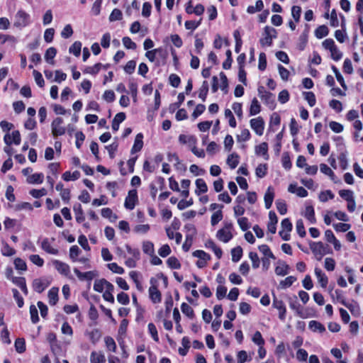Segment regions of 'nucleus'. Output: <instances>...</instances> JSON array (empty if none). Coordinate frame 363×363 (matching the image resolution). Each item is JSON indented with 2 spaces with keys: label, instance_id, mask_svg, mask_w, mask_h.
<instances>
[{
  "label": "nucleus",
  "instance_id": "42",
  "mask_svg": "<svg viewBox=\"0 0 363 363\" xmlns=\"http://www.w3.org/2000/svg\"><path fill=\"white\" fill-rule=\"evenodd\" d=\"M91 363H104L106 361L105 356L103 354H97L92 352L90 357Z\"/></svg>",
  "mask_w": 363,
  "mask_h": 363
},
{
  "label": "nucleus",
  "instance_id": "61",
  "mask_svg": "<svg viewBox=\"0 0 363 363\" xmlns=\"http://www.w3.org/2000/svg\"><path fill=\"white\" fill-rule=\"evenodd\" d=\"M304 98L308 101L310 106L313 107L315 104V96L313 92H303Z\"/></svg>",
  "mask_w": 363,
  "mask_h": 363
},
{
  "label": "nucleus",
  "instance_id": "46",
  "mask_svg": "<svg viewBox=\"0 0 363 363\" xmlns=\"http://www.w3.org/2000/svg\"><path fill=\"white\" fill-rule=\"evenodd\" d=\"M256 176L259 178H263L267 173V164H260L257 166L255 170Z\"/></svg>",
  "mask_w": 363,
  "mask_h": 363
},
{
  "label": "nucleus",
  "instance_id": "20",
  "mask_svg": "<svg viewBox=\"0 0 363 363\" xmlns=\"http://www.w3.org/2000/svg\"><path fill=\"white\" fill-rule=\"evenodd\" d=\"M262 99L264 101V103L269 107L271 109H274L276 106L275 103V96L271 93L267 92L265 93Z\"/></svg>",
  "mask_w": 363,
  "mask_h": 363
},
{
  "label": "nucleus",
  "instance_id": "35",
  "mask_svg": "<svg viewBox=\"0 0 363 363\" xmlns=\"http://www.w3.org/2000/svg\"><path fill=\"white\" fill-rule=\"evenodd\" d=\"M232 261L238 262L242 256V249L240 246H238L231 250Z\"/></svg>",
  "mask_w": 363,
  "mask_h": 363
},
{
  "label": "nucleus",
  "instance_id": "38",
  "mask_svg": "<svg viewBox=\"0 0 363 363\" xmlns=\"http://www.w3.org/2000/svg\"><path fill=\"white\" fill-rule=\"evenodd\" d=\"M80 177V172L79 171H74L72 174L67 171L62 174V179L66 181L77 180Z\"/></svg>",
  "mask_w": 363,
  "mask_h": 363
},
{
  "label": "nucleus",
  "instance_id": "29",
  "mask_svg": "<svg viewBox=\"0 0 363 363\" xmlns=\"http://www.w3.org/2000/svg\"><path fill=\"white\" fill-rule=\"evenodd\" d=\"M206 246L207 247H209V248H211L212 250L213 251V252L215 253L216 256L217 257L218 259H220L221 257H222V255H223V251L222 250L218 247L215 242L211 240H209L206 243Z\"/></svg>",
  "mask_w": 363,
  "mask_h": 363
},
{
  "label": "nucleus",
  "instance_id": "7",
  "mask_svg": "<svg viewBox=\"0 0 363 363\" xmlns=\"http://www.w3.org/2000/svg\"><path fill=\"white\" fill-rule=\"evenodd\" d=\"M250 126L258 135H262L264 129V121L262 117L250 120Z\"/></svg>",
  "mask_w": 363,
  "mask_h": 363
},
{
  "label": "nucleus",
  "instance_id": "25",
  "mask_svg": "<svg viewBox=\"0 0 363 363\" xmlns=\"http://www.w3.org/2000/svg\"><path fill=\"white\" fill-rule=\"evenodd\" d=\"M12 281L16 284L26 295L28 294V289L24 277H12Z\"/></svg>",
  "mask_w": 363,
  "mask_h": 363
},
{
  "label": "nucleus",
  "instance_id": "49",
  "mask_svg": "<svg viewBox=\"0 0 363 363\" xmlns=\"http://www.w3.org/2000/svg\"><path fill=\"white\" fill-rule=\"evenodd\" d=\"M90 340L93 344H96L101 337V333L99 329H94L89 333Z\"/></svg>",
  "mask_w": 363,
  "mask_h": 363
},
{
  "label": "nucleus",
  "instance_id": "41",
  "mask_svg": "<svg viewBox=\"0 0 363 363\" xmlns=\"http://www.w3.org/2000/svg\"><path fill=\"white\" fill-rule=\"evenodd\" d=\"M208 92V83L207 81H203L201 87L199 89V97L202 99L203 101H206V96Z\"/></svg>",
  "mask_w": 363,
  "mask_h": 363
},
{
  "label": "nucleus",
  "instance_id": "48",
  "mask_svg": "<svg viewBox=\"0 0 363 363\" xmlns=\"http://www.w3.org/2000/svg\"><path fill=\"white\" fill-rule=\"evenodd\" d=\"M15 349L18 353H23L26 351V342L23 338H17L16 340Z\"/></svg>",
  "mask_w": 363,
  "mask_h": 363
},
{
  "label": "nucleus",
  "instance_id": "56",
  "mask_svg": "<svg viewBox=\"0 0 363 363\" xmlns=\"http://www.w3.org/2000/svg\"><path fill=\"white\" fill-rule=\"evenodd\" d=\"M223 212L221 210H218L213 213L211 216V223L213 226L216 225L218 222L223 219Z\"/></svg>",
  "mask_w": 363,
  "mask_h": 363
},
{
  "label": "nucleus",
  "instance_id": "28",
  "mask_svg": "<svg viewBox=\"0 0 363 363\" xmlns=\"http://www.w3.org/2000/svg\"><path fill=\"white\" fill-rule=\"evenodd\" d=\"M56 54L57 50L55 48L51 47L46 50L45 54V60L48 63L54 65L55 62L53 59L55 57Z\"/></svg>",
  "mask_w": 363,
  "mask_h": 363
},
{
  "label": "nucleus",
  "instance_id": "22",
  "mask_svg": "<svg viewBox=\"0 0 363 363\" xmlns=\"http://www.w3.org/2000/svg\"><path fill=\"white\" fill-rule=\"evenodd\" d=\"M303 216L310 221L311 223L313 224L316 222V219L315 218V211L313 206L309 205L306 207Z\"/></svg>",
  "mask_w": 363,
  "mask_h": 363
},
{
  "label": "nucleus",
  "instance_id": "62",
  "mask_svg": "<svg viewBox=\"0 0 363 363\" xmlns=\"http://www.w3.org/2000/svg\"><path fill=\"white\" fill-rule=\"evenodd\" d=\"M81 252L80 249L77 245H72L69 249V257L73 261H77V257Z\"/></svg>",
  "mask_w": 363,
  "mask_h": 363
},
{
  "label": "nucleus",
  "instance_id": "4",
  "mask_svg": "<svg viewBox=\"0 0 363 363\" xmlns=\"http://www.w3.org/2000/svg\"><path fill=\"white\" fill-rule=\"evenodd\" d=\"M138 201V192L136 189L130 190L125 198L124 206L128 210H133Z\"/></svg>",
  "mask_w": 363,
  "mask_h": 363
},
{
  "label": "nucleus",
  "instance_id": "27",
  "mask_svg": "<svg viewBox=\"0 0 363 363\" xmlns=\"http://www.w3.org/2000/svg\"><path fill=\"white\" fill-rule=\"evenodd\" d=\"M308 327L313 332L323 333L325 331V326L316 320H311L309 322Z\"/></svg>",
  "mask_w": 363,
  "mask_h": 363
},
{
  "label": "nucleus",
  "instance_id": "37",
  "mask_svg": "<svg viewBox=\"0 0 363 363\" xmlns=\"http://www.w3.org/2000/svg\"><path fill=\"white\" fill-rule=\"evenodd\" d=\"M261 111V106L256 98H254L252 101L251 106L250 108V115L255 116L259 113Z\"/></svg>",
  "mask_w": 363,
  "mask_h": 363
},
{
  "label": "nucleus",
  "instance_id": "8",
  "mask_svg": "<svg viewBox=\"0 0 363 363\" xmlns=\"http://www.w3.org/2000/svg\"><path fill=\"white\" fill-rule=\"evenodd\" d=\"M273 307L278 309L279 311V318L281 320H284L286 318V308L284 303V302L281 300H278L277 297L274 295V299H273Z\"/></svg>",
  "mask_w": 363,
  "mask_h": 363
},
{
  "label": "nucleus",
  "instance_id": "2",
  "mask_svg": "<svg viewBox=\"0 0 363 363\" xmlns=\"http://www.w3.org/2000/svg\"><path fill=\"white\" fill-rule=\"evenodd\" d=\"M272 33H277L276 29L269 26H265L262 33L264 37L259 40L262 46H271L272 45Z\"/></svg>",
  "mask_w": 363,
  "mask_h": 363
},
{
  "label": "nucleus",
  "instance_id": "15",
  "mask_svg": "<svg viewBox=\"0 0 363 363\" xmlns=\"http://www.w3.org/2000/svg\"><path fill=\"white\" fill-rule=\"evenodd\" d=\"M126 118V115L123 112L118 113L112 121V129L113 131H118L119 129L120 123L125 121Z\"/></svg>",
  "mask_w": 363,
  "mask_h": 363
},
{
  "label": "nucleus",
  "instance_id": "47",
  "mask_svg": "<svg viewBox=\"0 0 363 363\" xmlns=\"http://www.w3.org/2000/svg\"><path fill=\"white\" fill-rule=\"evenodd\" d=\"M182 313L189 318H194V312L192 308L186 303H183L181 306Z\"/></svg>",
  "mask_w": 363,
  "mask_h": 363
},
{
  "label": "nucleus",
  "instance_id": "6",
  "mask_svg": "<svg viewBox=\"0 0 363 363\" xmlns=\"http://www.w3.org/2000/svg\"><path fill=\"white\" fill-rule=\"evenodd\" d=\"M310 248L315 256H319L317 257V259L319 261L321 260L323 255L328 253V251H324V244L322 242H311Z\"/></svg>",
  "mask_w": 363,
  "mask_h": 363
},
{
  "label": "nucleus",
  "instance_id": "12",
  "mask_svg": "<svg viewBox=\"0 0 363 363\" xmlns=\"http://www.w3.org/2000/svg\"><path fill=\"white\" fill-rule=\"evenodd\" d=\"M74 272L77 275V277L81 279H86L89 281L92 280L96 276H97V273L94 271H89L86 272H81L78 269L74 268Z\"/></svg>",
  "mask_w": 363,
  "mask_h": 363
},
{
  "label": "nucleus",
  "instance_id": "54",
  "mask_svg": "<svg viewBox=\"0 0 363 363\" xmlns=\"http://www.w3.org/2000/svg\"><path fill=\"white\" fill-rule=\"evenodd\" d=\"M276 206L277 211L281 215H284L287 212V207L286 202L284 200L278 199L276 201Z\"/></svg>",
  "mask_w": 363,
  "mask_h": 363
},
{
  "label": "nucleus",
  "instance_id": "10",
  "mask_svg": "<svg viewBox=\"0 0 363 363\" xmlns=\"http://www.w3.org/2000/svg\"><path fill=\"white\" fill-rule=\"evenodd\" d=\"M53 264L55 269L62 275L67 277L70 273L69 266L60 260H54Z\"/></svg>",
  "mask_w": 363,
  "mask_h": 363
},
{
  "label": "nucleus",
  "instance_id": "9",
  "mask_svg": "<svg viewBox=\"0 0 363 363\" xmlns=\"http://www.w3.org/2000/svg\"><path fill=\"white\" fill-rule=\"evenodd\" d=\"M4 140L7 145H11L12 143L18 145L21 143V134L18 130L12 132V137L6 133L4 137Z\"/></svg>",
  "mask_w": 363,
  "mask_h": 363
},
{
  "label": "nucleus",
  "instance_id": "23",
  "mask_svg": "<svg viewBox=\"0 0 363 363\" xmlns=\"http://www.w3.org/2000/svg\"><path fill=\"white\" fill-rule=\"evenodd\" d=\"M179 141L181 144H189V146L194 145L196 143V138L193 135H186L181 134L179 136Z\"/></svg>",
  "mask_w": 363,
  "mask_h": 363
},
{
  "label": "nucleus",
  "instance_id": "33",
  "mask_svg": "<svg viewBox=\"0 0 363 363\" xmlns=\"http://www.w3.org/2000/svg\"><path fill=\"white\" fill-rule=\"evenodd\" d=\"M178 101L174 104H172L169 106V111L170 113H174L177 108H179L181 104L184 102L185 99L184 94L183 93H179L178 96Z\"/></svg>",
  "mask_w": 363,
  "mask_h": 363
},
{
  "label": "nucleus",
  "instance_id": "3",
  "mask_svg": "<svg viewBox=\"0 0 363 363\" xmlns=\"http://www.w3.org/2000/svg\"><path fill=\"white\" fill-rule=\"evenodd\" d=\"M30 23V15L23 10H19L16 14L14 26L26 27Z\"/></svg>",
  "mask_w": 363,
  "mask_h": 363
},
{
  "label": "nucleus",
  "instance_id": "19",
  "mask_svg": "<svg viewBox=\"0 0 363 363\" xmlns=\"http://www.w3.org/2000/svg\"><path fill=\"white\" fill-rule=\"evenodd\" d=\"M268 151V144L266 142H263L259 145L255 146V153L257 155H262L264 157L265 160L269 159V155L267 153Z\"/></svg>",
  "mask_w": 363,
  "mask_h": 363
},
{
  "label": "nucleus",
  "instance_id": "18",
  "mask_svg": "<svg viewBox=\"0 0 363 363\" xmlns=\"http://www.w3.org/2000/svg\"><path fill=\"white\" fill-rule=\"evenodd\" d=\"M315 274L321 286L323 288H325L328 282V279L327 276L323 272V271L320 269L318 267L315 268Z\"/></svg>",
  "mask_w": 363,
  "mask_h": 363
},
{
  "label": "nucleus",
  "instance_id": "17",
  "mask_svg": "<svg viewBox=\"0 0 363 363\" xmlns=\"http://www.w3.org/2000/svg\"><path fill=\"white\" fill-rule=\"evenodd\" d=\"M143 135L142 133H138L135 136L134 145L131 149V154H134L141 150L143 147Z\"/></svg>",
  "mask_w": 363,
  "mask_h": 363
},
{
  "label": "nucleus",
  "instance_id": "5",
  "mask_svg": "<svg viewBox=\"0 0 363 363\" xmlns=\"http://www.w3.org/2000/svg\"><path fill=\"white\" fill-rule=\"evenodd\" d=\"M63 123V119L60 117H57L53 120L51 124L52 128V133L53 136H60L62 135L66 132V128L62 126Z\"/></svg>",
  "mask_w": 363,
  "mask_h": 363
},
{
  "label": "nucleus",
  "instance_id": "21",
  "mask_svg": "<svg viewBox=\"0 0 363 363\" xmlns=\"http://www.w3.org/2000/svg\"><path fill=\"white\" fill-rule=\"evenodd\" d=\"M73 210L76 216V220L77 223H81L85 220L84 212L80 203H75L73 206Z\"/></svg>",
  "mask_w": 363,
  "mask_h": 363
},
{
  "label": "nucleus",
  "instance_id": "1",
  "mask_svg": "<svg viewBox=\"0 0 363 363\" xmlns=\"http://www.w3.org/2000/svg\"><path fill=\"white\" fill-rule=\"evenodd\" d=\"M157 281L155 278L150 279L151 286L149 289L150 298L155 303H160L162 300L160 291L157 289Z\"/></svg>",
  "mask_w": 363,
  "mask_h": 363
},
{
  "label": "nucleus",
  "instance_id": "59",
  "mask_svg": "<svg viewBox=\"0 0 363 363\" xmlns=\"http://www.w3.org/2000/svg\"><path fill=\"white\" fill-rule=\"evenodd\" d=\"M192 255L195 257L199 258V260H209L211 259L210 255L203 250H196L192 253Z\"/></svg>",
  "mask_w": 363,
  "mask_h": 363
},
{
  "label": "nucleus",
  "instance_id": "58",
  "mask_svg": "<svg viewBox=\"0 0 363 363\" xmlns=\"http://www.w3.org/2000/svg\"><path fill=\"white\" fill-rule=\"evenodd\" d=\"M101 216L104 218L111 219V221H114L118 218V216L116 214L113 213V211L109 208H104L101 210Z\"/></svg>",
  "mask_w": 363,
  "mask_h": 363
},
{
  "label": "nucleus",
  "instance_id": "64",
  "mask_svg": "<svg viewBox=\"0 0 363 363\" xmlns=\"http://www.w3.org/2000/svg\"><path fill=\"white\" fill-rule=\"evenodd\" d=\"M15 268L18 270L26 271L27 269V265L26 262L21 258H16L14 260Z\"/></svg>",
  "mask_w": 363,
  "mask_h": 363
},
{
  "label": "nucleus",
  "instance_id": "45",
  "mask_svg": "<svg viewBox=\"0 0 363 363\" xmlns=\"http://www.w3.org/2000/svg\"><path fill=\"white\" fill-rule=\"evenodd\" d=\"M282 165L284 169L289 170L291 168L292 164L290 159V155L288 152H284L281 158Z\"/></svg>",
  "mask_w": 363,
  "mask_h": 363
},
{
  "label": "nucleus",
  "instance_id": "30",
  "mask_svg": "<svg viewBox=\"0 0 363 363\" xmlns=\"http://www.w3.org/2000/svg\"><path fill=\"white\" fill-rule=\"evenodd\" d=\"M329 33V29L325 25L318 26L315 30V35L317 38H323Z\"/></svg>",
  "mask_w": 363,
  "mask_h": 363
},
{
  "label": "nucleus",
  "instance_id": "14",
  "mask_svg": "<svg viewBox=\"0 0 363 363\" xmlns=\"http://www.w3.org/2000/svg\"><path fill=\"white\" fill-rule=\"evenodd\" d=\"M216 237L223 242H228L233 238V234L230 231L225 230V228H221L217 231Z\"/></svg>",
  "mask_w": 363,
  "mask_h": 363
},
{
  "label": "nucleus",
  "instance_id": "51",
  "mask_svg": "<svg viewBox=\"0 0 363 363\" xmlns=\"http://www.w3.org/2000/svg\"><path fill=\"white\" fill-rule=\"evenodd\" d=\"M296 280V278L295 277L289 276L280 281L279 287L281 289L290 287Z\"/></svg>",
  "mask_w": 363,
  "mask_h": 363
},
{
  "label": "nucleus",
  "instance_id": "63",
  "mask_svg": "<svg viewBox=\"0 0 363 363\" xmlns=\"http://www.w3.org/2000/svg\"><path fill=\"white\" fill-rule=\"evenodd\" d=\"M169 82L172 86L177 88L179 86L181 79L176 74H171L169 77Z\"/></svg>",
  "mask_w": 363,
  "mask_h": 363
},
{
  "label": "nucleus",
  "instance_id": "60",
  "mask_svg": "<svg viewBox=\"0 0 363 363\" xmlns=\"http://www.w3.org/2000/svg\"><path fill=\"white\" fill-rule=\"evenodd\" d=\"M30 319L33 323L35 324L39 321L38 311L35 305H31L30 306Z\"/></svg>",
  "mask_w": 363,
  "mask_h": 363
},
{
  "label": "nucleus",
  "instance_id": "39",
  "mask_svg": "<svg viewBox=\"0 0 363 363\" xmlns=\"http://www.w3.org/2000/svg\"><path fill=\"white\" fill-rule=\"evenodd\" d=\"M320 172L330 177V179L335 182V175L333 170L325 164H320Z\"/></svg>",
  "mask_w": 363,
  "mask_h": 363
},
{
  "label": "nucleus",
  "instance_id": "52",
  "mask_svg": "<svg viewBox=\"0 0 363 363\" xmlns=\"http://www.w3.org/2000/svg\"><path fill=\"white\" fill-rule=\"evenodd\" d=\"M332 69L335 74L337 82L340 84V85L342 86V87L344 89H347V85L345 84L344 78L342 76V74H340V72H339L338 69L335 66L333 65Z\"/></svg>",
  "mask_w": 363,
  "mask_h": 363
},
{
  "label": "nucleus",
  "instance_id": "43",
  "mask_svg": "<svg viewBox=\"0 0 363 363\" xmlns=\"http://www.w3.org/2000/svg\"><path fill=\"white\" fill-rule=\"evenodd\" d=\"M82 43L75 41L69 48V52L73 53L76 57H79L81 53Z\"/></svg>",
  "mask_w": 363,
  "mask_h": 363
},
{
  "label": "nucleus",
  "instance_id": "50",
  "mask_svg": "<svg viewBox=\"0 0 363 363\" xmlns=\"http://www.w3.org/2000/svg\"><path fill=\"white\" fill-rule=\"evenodd\" d=\"M143 250L144 253L149 255H152L155 252L153 243L150 241L143 242Z\"/></svg>",
  "mask_w": 363,
  "mask_h": 363
},
{
  "label": "nucleus",
  "instance_id": "26",
  "mask_svg": "<svg viewBox=\"0 0 363 363\" xmlns=\"http://www.w3.org/2000/svg\"><path fill=\"white\" fill-rule=\"evenodd\" d=\"M41 247L46 252L51 254V255H57L59 252L58 250L55 249L51 247L48 238H45L43 240V242L41 243Z\"/></svg>",
  "mask_w": 363,
  "mask_h": 363
},
{
  "label": "nucleus",
  "instance_id": "57",
  "mask_svg": "<svg viewBox=\"0 0 363 363\" xmlns=\"http://www.w3.org/2000/svg\"><path fill=\"white\" fill-rule=\"evenodd\" d=\"M342 304L346 308H347L352 314L358 315L359 313V307L357 303L352 304L348 303L346 301H342Z\"/></svg>",
  "mask_w": 363,
  "mask_h": 363
},
{
  "label": "nucleus",
  "instance_id": "11",
  "mask_svg": "<svg viewBox=\"0 0 363 363\" xmlns=\"http://www.w3.org/2000/svg\"><path fill=\"white\" fill-rule=\"evenodd\" d=\"M288 301L289 303V306L291 309L295 310L297 315L301 318H304L303 315L302 311L300 310L301 305L298 301L297 296L294 295L293 296L288 297Z\"/></svg>",
  "mask_w": 363,
  "mask_h": 363
},
{
  "label": "nucleus",
  "instance_id": "32",
  "mask_svg": "<svg viewBox=\"0 0 363 363\" xmlns=\"http://www.w3.org/2000/svg\"><path fill=\"white\" fill-rule=\"evenodd\" d=\"M239 163V155L234 152L230 155L227 159V164L231 169H235Z\"/></svg>",
  "mask_w": 363,
  "mask_h": 363
},
{
  "label": "nucleus",
  "instance_id": "55",
  "mask_svg": "<svg viewBox=\"0 0 363 363\" xmlns=\"http://www.w3.org/2000/svg\"><path fill=\"white\" fill-rule=\"evenodd\" d=\"M167 264L171 269H180L181 264L175 257H170L167 260Z\"/></svg>",
  "mask_w": 363,
  "mask_h": 363
},
{
  "label": "nucleus",
  "instance_id": "24",
  "mask_svg": "<svg viewBox=\"0 0 363 363\" xmlns=\"http://www.w3.org/2000/svg\"><path fill=\"white\" fill-rule=\"evenodd\" d=\"M49 298V303L52 306H55L58 301V288L52 287L48 294Z\"/></svg>",
  "mask_w": 363,
  "mask_h": 363
},
{
  "label": "nucleus",
  "instance_id": "44",
  "mask_svg": "<svg viewBox=\"0 0 363 363\" xmlns=\"http://www.w3.org/2000/svg\"><path fill=\"white\" fill-rule=\"evenodd\" d=\"M259 250L267 258L275 259L276 257L272 252L270 248L267 245H262L259 246Z\"/></svg>",
  "mask_w": 363,
  "mask_h": 363
},
{
  "label": "nucleus",
  "instance_id": "31",
  "mask_svg": "<svg viewBox=\"0 0 363 363\" xmlns=\"http://www.w3.org/2000/svg\"><path fill=\"white\" fill-rule=\"evenodd\" d=\"M196 186L199 190H196V194L200 195L201 193H206L208 191V186L203 179L196 180Z\"/></svg>",
  "mask_w": 363,
  "mask_h": 363
},
{
  "label": "nucleus",
  "instance_id": "40",
  "mask_svg": "<svg viewBox=\"0 0 363 363\" xmlns=\"http://www.w3.org/2000/svg\"><path fill=\"white\" fill-rule=\"evenodd\" d=\"M102 67V64L99 62L95 64L93 67H86L83 72L85 74H96Z\"/></svg>",
  "mask_w": 363,
  "mask_h": 363
},
{
  "label": "nucleus",
  "instance_id": "16",
  "mask_svg": "<svg viewBox=\"0 0 363 363\" xmlns=\"http://www.w3.org/2000/svg\"><path fill=\"white\" fill-rule=\"evenodd\" d=\"M274 198V192L272 187L269 186L264 194V203L267 209L271 208Z\"/></svg>",
  "mask_w": 363,
  "mask_h": 363
},
{
  "label": "nucleus",
  "instance_id": "34",
  "mask_svg": "<svg viewBox=\"0 0 363 363\" xmlns=\"http://www.w3.org/2000/svg\"><path fill=\"white\" fill-rule=\"evenodd\" d=\"M43 174L35 173L27 178V182L29 184H42L43 182Z\"/></svg>",
  "mask_w": 363,
  "mask_h": 363
},
{
  "label": "nucleus",
  "instance_id": "36",
  "mask_svg": "<svg viewBox=\"0 0 363 363\" xmlns=\"http://www.w3.org/2000/svg\"><path fill=\"white\" fill-rule=\"evenodd\" d=\"M46 287L47 285H45L40 279H35L33 281V289L39 294L42 293Z\"/></svg>",
  "mask_w": 363,
  "mask_h": 363
},
{
  "label": "nucleus",
  "instance_id": "53",
  "mask_svg": "<svg viewBox=\"0 0 363 363\" xmlns=\"http://www.w3.org/2000/svg\"><path fill=\"white\" fill-rule=\"evenodd\" d=\"M238 363H245L246 362H250L252 359L251 357H248L247 352L245 350H241L238 352L237 355Z\"/></svg>",
  "mask_w": 363,
  "mask_h": 363
},
{
  "label": "nucleus",
  "instance_id": "13",
  "mask_svg": "<svg viewBox=\"0 0 363 363\" xmlns=\"http://www.w3.org/2000/svg\"><path fill=\"white\" fill-rule=\"evenodd\" d=\"M278 266L275 268V273L278 276H285L288 274L289 266L284 261L279 260Z\"/></svg>",
  "mask_w": 363,
  "mask_h": 363
}]
</instances>
